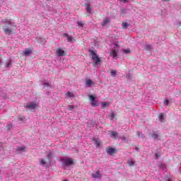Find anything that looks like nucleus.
Wrapping results in <instances>:
<instances>
[{"instance_id": "nucleus-13", "label": "nucleus", "mask_w": 181, "mask_h": 181, "mask_svg": "<svg viewBox=\"0 0 181 181\" xmlns=\"http://www.w3.org/2000/svg\"><path fill=\"white\" fill-rule=\"evenodd\" d=\"M109 134L112 138H117V136L118 135V133L117 132L110 131L109 132Z\"/></svg>"}, {"instance_id": "nucleus-32", "label": "nucleus", "mask_w": 181, "mask_h": 181, "mask_svg": "<svg viewBox=\"0 0 181 181\" xmlns=\"http://www.w3.org/2000/svg\"><path fill=\"white\" fill-rule=\"evenodd\" d=\"M164 105H169V100H165L164 101Z\"/></svg>"}, {"instance_id": "nucleus-5", "label": "nucleus", "mask_w": 181, "mask_h": 181, "mask_svg": "<svg viewBox=\"0 0 181 181\" xmlns=\"http://www.w3.org/2000/svg\"><path fill=\"white\" fill-rule=\"evenodd\" d=\"M37 107V104L35 103H30V104L27 105L25 108H28V110H35Z\"/></svg>"}, {"instance_id": "nucleus-28", "label": "nucleus", "mask_w": 181, "mask_h": 181, "mask_svg": "<svg viewBox=\"0 0 181 181\" xmlns=\"http://www.w3.org/2000/svg\"><path fill=\"white\" fill-rule=\"evenodd\" d=\"M158 135L156 133H153L152 134V138H153V139H158Z\"/></svg>"}, {"instance_id": "nucleus-36", "label": "nucleus", "mask_w": 181, "mask_h": 181, "mask_svg": "<svg viewBox=\"0 0 181 181\" xmlns=\"http://www.w3.org/2000/svg\"><path fill=\"white\" fill-rule=\"evenodd\" d=\"M44 86H45V87H49V83H44Z\"/></svg>"}, {"instance_id": "nucleus-38", "label": "nucleus", "mask_w": 181, "mask_h": 181, "mask_svg": "<svg viewBox=\"0 0 181 181\" xmlns=\"http://www.w3.org/2000/svg\"><path fill=\"white\" fill-rule=\"evenodd\" d=\"M52 158V154L48 155V159H50Z\"/></svg>"}, {"instance_id": "nucleus-7", "label": "nucleus", "mask_w": 181, "mask_h": 181, "mask_svg": "<svg viewBox=\"0 0 181 181\" xmlns=\"http://www.w3.org/2000/svg\"><path fill=\"white\" fill-rule=\"evenodd\" d=\"M85 86L86 87H91V86H95V83L90 79H87Z\"/></svg>"}, {"instance_id": "nucleus-3", "label": "nucleus", "mask_w": 181, "mask_h": 181, "mask_svg": "<svg viewBox=\"0 0 181 181\" xmlns=\"http://www.w3.org/2000/svg\"><path fill=\"white\" fill-rule=\"evenodd\" d=\"M96 98H97V96L95 95H89V100L90 101H91L93 107H98V103L95 100Z\"/></svg>"}, {"instance_id": "nucleus-16", "label": "nucleus", "mask_w": 181, "mask_h": 181, "mask_svg": "<svg viewBox=\"0 0 181 181\" xmlns=\"http://www.w3.org/2000/svg\"><path fill=\"white\" fill-rule=\"evenodd\" d=\"M109 105H110V103L108 102L102 103V108L103 109L107 108V107H109Z\"/></svg>"}, {"instance_id": "nucleus-39", "label": "nucleus", "mask_w": 181, "mask_h": 181, "mask_svg": "<svg viewBox=\"0 0 181 181\" xmlns=\"http://www.w3.org/2000/svg\"><path fill=\"white\" fill-rule=\"evenodd\" d=\"M112 117L114 118V113H112Z\"/></svg>"}, {"instance_id": "nucleus-6", "label": "nucleus", "mask_w": 181, "mask_h": 181, "mask_svg": "<svg viewBox=\"0 0 181 181\" xmlns=\"http://www.w3.org/2000/svg\"><path fill=\"white\" fill-rule=\"evenodd\" d=\"M106 152L108 155H113V153H115V150L112 147H107L106 148Z\"/></svg>"}, {"instance_id": "nucleus-29", "label": "nucleus", "mask_w": 181, "mask_h": 181, "mask_svg": "<svg viewBox=\"0 0 181 181\" xmlns=\"http://www.w3.org/2000/svg\"><path fill=\"white\" fill-rule=\"evenodd\" d=\"M122 27L123 28H128V23H122Z\"/></svg>"}, {"instance_id": "nucleus-34", "label": "nucleus", "mask_w": 181, "mask_h": 181, "mask_svg": "<svg viewBox=\"0 0 181 181\" xmlns=\"http://www.w3.org/2000/svg\"><path fill=\"white\" fill-rule=\"evenodd\" d=\"M131 52V50H129V49H124V53H129Z\"/></svg>"}, {"instance_id": "nucleus-41", "label": "nucleus", "mask_w": 181, "mask_h": 181, "mask_svg": "<svg viewBox=\"0 0 181 181\" xmlns=\"http://www.w3.org/2000/svg\"><path fill=\"white\" fill-rule=\"evenodd\" d=\"M167 181H172V180H170V179H169V180H168Z\"/></svg>"}, {"instance_id": "nucleus-43", "label": "nucleus", "mask_w": 181, "mask_h": 181, "mask_svg": "<svg viewBox=\"0 0 181 181\" xmlns=\"http://www.w3.org/2000/svg\"><path fill=\"white\" fill-rule=\"evenodd\" d=\"M64 181H67L66 180H64Z\"/></svg>"}, {"instance_id": "nucleus-14", "label": "nucleus", "mask_w": 181, "mask_h": 181, "mask_svg": "<svg viewBox=\"0 0 181 181\" xmlns=\"http://www.w3.org/2000/svg\"><path fill=\"white\" fill-rule=\"evenodd\" d=\"M158 119L160 121V122H163V120L165 119V114L161 113L158 115Z\"/></svg>"}, {"instance_id": "nucleus-21", "label": "nucleus", "mask_w": 181, "mask_h": 181, "mask_svg": "<svg viewBox=\"0 0 181 181\" xmlns=\"http://www.w3.org/2000/svg\"><path fill=\"white\" fill-rule=\"evenodd\" d=\"M129 166H134L135 165V161L132 160V159L129 160L128 162H127Z\"/></svg>"}, {"instance_id": "nucleus-17", "label": "nucleus", "mask_w": 181, "mask_h": 181, "mask_svg": "<svg viewBox=\"0 0 181 181\" xmlns=\"http://www.w3.org/2000/svg\"><path fill=\"white\" fill-rule=\"evenodd\" d=\"M109 22H110V18H105L103 23V26H107V23H109Z\"/></svg>"}, {"instance_id": "nucleus-8", "label": "nucleus", "mask_w": 181, "mask_h": 181, "mask_svg": "<svg viewBox=\"0 0 181 181\" xmlns=\"http://www.w3.org/2000/svg\"><path fill=\"white\" fill-rule=\"evenodd\" d=\"M4 66L7 68L12 67V59H11V58H8L7 59V61L4 64Z\"/></svg>"}, {"instance_id": "nucleus-33", "label": "nucleus", "mask_w": 181, "mask_h": 181, "mask_svg": "<svg viewBox=\"0 0 181 181\" xmlns=\"http://www.w3.org/2000/svg\"><path fill=\"white\" fill-rule=\"evenodd\" d=\"M155 156H156V158L158 159V158H160V154L156 153Z\"/></svg>"}, {"instance_id": "nucleus-1", "label": "nucleus", "mask_w": 181, "mask_h": 181, "mask_svg": "<svg viewBox=\"0 0 181 181\" xmlns=\"http://www.w3.org/2000/svg\"><path fill=\"white\" fill-rule=\"evenodd\" d=\"M92 60H94L93 66L95 67L98 63H101V58L97 54V50H89Z\"/></svg>"}, {"instance_id": "nucleus-27", "label": "nucleus", "mask_w": 181, "mask_h": 181, "mask_svg": "<svg viewBox=\"0 0 181 181\" xmlns=\"http://www.w3.org/2000/svg\"><path fill=\"white\" fill-rule=\"evenodd\" d=\"M45 163H46V161H45V160H43V159H40V165H41L42 166H43Z\"/></svg>"}, {"instance_id": "nucleus-20", "label": "nucleus", "mask_w": 181, "mask_h": 181, "mask_svg": "<svg viewBox=\"0 0 181 181\" xmlns=\"http://www.w3.org/2000/svg\"><path fill=\"white\" fill-rule=\"evenodd\" d=\"M117 70H112L110 71V74L112 77H116L117 76Z\"/></svg>"}, {"instance_id": "nucleus-35", "label": "nucleus", "mask_w": 181, "mask_h": 181, "mask_svg": "<svg viewBox=\"0 0 181 181\" xmlns=\"http://www.w3.org/2000/svg\"><path fill=\"white\" fill-rule=\"evenodd\" d=\"M69 34H67V33H66V34H64V37H69Z\"/></svg>"}, {"instance_id": "nucleus-4", "label": "nucleus", "mask_w": 181, "mask_h": 181, "mask_svg": "<svg viewBox=\"0 0 181 181\" xmlns=\"http://www.w3.org/2000/svg\"><path fill=\"white\" fill-rule=\"evenodd\" d=\"M57 54L59 57H63V56H66V52L64 50H63V49H62L61 47H59L57 49Z\"/></svg>"}, {"instance_id": "nucleus-25", "label": "nucleus", "mask_w": 181, "mask_h": 181, "mask_svg": "<svg viewBox=\"0 0 181 181\" xmlns=\"http://www.w3.org/2000/svg\"><path fill=\"white\" fill-rule=\"evenodd\" d=\"M66 95H67V97H69L70 98L74 97V94H73V93H71L70 92H67L66 93Z\"/></svg>"}, {"instance_id": "nucleus-31", "label": "nucleus", "mask_w": 181, "mask_h": 181, "mask_svg": "<svg viewBox=\"0 0 181 181\" xmlns=\"http://www.w3.org/2000/svg\"><path fill=\"white\" fill-rule=\"evenodd\" d=\"M67 40L68 42H73V37L69 35L67 37Z\"/></svg>"}, {"instance_id": "nucleus-10", "label": "nucleus", "mask_w": 181, "mask_h": 181, "mask_svg": "<svg viewBox=\"0 0 181 181\" xmlns=\"http://www.w3.org/2000/svg\"><path fill=\"white\" fill-rule=\"evenodd\" d=\"M92 177H94V179H101V174H100V172H96L92 174Z\"/></svg>"}, {"instance_id": "nucleus-40", "label": "nucleus", "mask_w": 181, "mask_h": 181, "mask_svg": "<svg viewBox=\"0 0 181 181\" xmlns=\"http://www.w3.org/2000/svg\"><path fill=\"white\" fill-rule=\"evenodd\" d=\"M115 46H116V47H118V44H116Z\"/></svg>"}, {"instance_id": "nucleus-26", "label": "nucleus", "mask_w": 181, "mask_h": 181, "mask_svg": "<svg viewBox=\"0 0 181 181\" xmlns=\"http://www.w3.org/2000/svg\"><path fill=\"white\" fill-rule=\"evenodd\" d=\"M145 49L146 50H152V45H146Z\"/></svg>"}, {"instance_id": "nucleus-15", "label": "nucleus", "mask_w": 181, "mask_h": 181, "mask_svg": "<svg viewBox=\"0 0 181 181\" xmlns=\"http://www.w3.org/2000/svg\"><path fill=\"white\" fill-rule=\"evenodd\" d=\"M25 149H26V147L25 146H23L17 147L16 151H18V152H22V151H25Z\"/></svg>"}, {"instance_id": "nucleus-42", "label": "nucleus", "mask_w": 181, "mask_h": 181, "mask_svg": "<svg viewBox=\"0 0 181 181\" xmlns=\"http://www.w3.org/2000/svg\"><path fill=\"white\" fill-rule=\"evenodd\" d=\"M123 1H124V2H127V0H123Z\"/></svg>"}, {"instance_id": "nucleus-37", "label": "nucleus", "mask_w": 181, "mask_h": 181, "mask_svg": "<svg viewBox=\"0 0 181 181\" xmlns=\"http://www.w3.org/2000/svg\"><path fill=\"white\" fill-rule=\"evenodd\" d=\"M122 141H125V139H127V138L125 136H122Z\"/></svg>"}, {"instance_id": "nucleus-11", "label": "nucleus", "mask_w": 181, "mask_h": 181, "mask_svg": "<svg viewBox=\"0 0 181 181\" xmlns=\"http://www.w3.org/2000/svg\"><path fill=\"white\" fill-rule=\"evenodd\" d=\"M85 6H86L87 13H89V14L91 13V11H93L91 6L90 4H86Z\"/></svg>"}, {"instance_id": "nucleus-9", "label": "nucleus", "mask_w": 181, "mask_h": 181, "mask_svg": "<svg viewBox=\"0 0 181 181\" xmlns=\"http://www.w3.org/2000/svg\"><path fill=\"white\" fill-rule=\"evenodd\" d=\"M24 56H30V54H32V49H25L23 52Z\"/></svg>"}, {"instance_id": "nucleus-2", "label": "nucleus", "mask_w": 181, "mask_h": 181, "mask_svg": "<svg viewBox=\"0 0 181 181\" xmlns=\"http://www.w3.org/2000/svg\"><path fill=\"white\" fill-rule=\"evenodd\" d=\"M61 160L63 166H71V165H74V161L70 158H62Z\"/></svg>"}, {"instance_id": "nucleus-30", "label": "nucleus", "mask_w": 181, "mask_h": 181, "mask_svg": "<svg viewBox=\"0 0 181 181\" xmlns=\"http://www.w3.org/2000/svg\"><path fill=\"white\" fill-rule=\"evenodd\" d=\"M68 110L69 111H71V110H74V106H73V105H68Z\"/></svg>"}, {"instance_id": "nucleus-19", "label": "nucleus", "mask_w": 181, "mask_h": 181, "mask_svg": "<svg viewBox=\"0 0 181 181\" xmlns=\"http://www.w3.org/2000/svg\"><path fill=\"white\" fill-rule=\"evenodd\" d=\"M93 141H94L95 144L96 145L97 148H98V146H100V145H101V143L100 142V141H98V139H93Z\"/></svg>"}, {"instance_id": "nucleus-12", "label": "nucleus", "mask_w": 181, "mask_h": 181, "mask_svg": "<svg viewBox=\"0 0 181 181\" xmlns=\"http://www.w3.org/2000/svg\"><path fill=\"white\" fill-rule=\"evenodd\" d=\"M4 32L6 35H9L12 33V30L11 28H8L6 26L4 27Z\"/></svg>"}, {"instance_id": "nucleus-22", "label": "nucleus", "mask_w": 181, "mask_h": 181, "mask_svg": "<svg viewBox=\"0 0 181 181\" xmlns=\"http://www.w3.org/2000/svg\"><path fill=\"white\" fill-rule=\"evenodd\" d=\"M3 23H6V25H11V21H8V19H3L2 20Z\"/></svg>"}, {"instance_id": "nucleus-23", "label": "nucleus", "mask_w": 181, "mask_h": 181, "mask_svg": "<svg viewBox=\"0 0 181 181\" xmlns=\"http://www.w3.org/2000/svg\"><path fill=\"white\" fill-rule=\"evenodd\" d=\"M13 127V125L12 124H8L6 125V129L9 130V129H12Z\"/></svg>"}, {"instance_id": "nucleus-24", "label": "nucleus", "mask_w": 181, "mask_h": 181, "mask_svg": "<svg viewBox=\"0 0 181 181\" xmlns=\"http://www.w3.org/2000/svg\"><path fill=\"white\" fill-rule=\"evenodd\" d=\"M76 23L78 26H80L81 28H83V26H84V23H83L82 21H77Z\"/></svg>"}, {"instance_id": "nucleus-18", "label": "nucleus", "mask_w": 181, "mask_h": 181, "mask_svg": "<svg viewBox=\"0 0 181 181\" xmlns=\"http://www.w3.org/2000/svg\"><path fill=\"white\" fill-rule=\"evenodd\" d=\"M111 56H112L113 57H117V56H118V53L117 52V51L115 49H113L111 53H110Z\"/></svg>"}]
</instances>
